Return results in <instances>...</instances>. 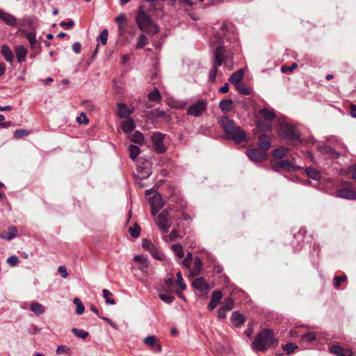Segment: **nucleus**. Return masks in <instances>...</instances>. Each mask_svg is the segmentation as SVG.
<instances>
[{
    "label": "nucleus",
    "mask_w": 356,
    "mask_h": 356,
    "mask_svg": "<svg viewBox=\"0 0 356 356\" xmlns=\"http://www.w3.org/2000/svg\"><path fill=\"white\" fill-rule=\"evenodd\" d=\"M213 60L212 62V68L209 73V81L213 82L216 80L218 73V67L224 63L228 65L229 61H232L234 54L230 49H227L224 46L219 44L213 52Z\"/></svg>",
    "instance_id": "obj_1"
},
{
    "label": "nucleus",
    "mask_w": 356,
    "mask_h": 356,
    "mask_svg": "<svg viewBox=\"0 0 356 356\" xmlns=\"http://www.w3.org/2000/svg\"><path fill=\"white\" fill-rule=\"evenodd\" d=\"M218 123L228 137L236 143H240L247 140L245 132L240 127L236 126L234 122L228 117L222 116L219 118Z\"/></svg>",
    "instance_id": "obj_2"
},
{
    "label": "nucleus",
    "mask_w": 356,
    "mask_h": 356,
    "mask_svg": "<svg viewBox=\"0 0 356 356\" xmlns=\"http://www.w3.org/2000/svg\"><path fill=\"white\" fill-rule=\"evenodd\" d=\"M275 342L273 331L270 329H264L255 337L252 348L255 351L264 352L273 346Z\"/></svg>",
    "instance_id": "obj_3"
},
{
    "label": "nucleus",
    "mask_w": 356,
    "mask_h": 356,
    "mask_svg": "<svg viewBox=\"0 0 356 356\" xmlns=\"http://www.w3.org/2000/svg\"><path fill=\"white\" fill-rule=\"evenodd\" d=\"M136 23L140 31L148 34L155 35L159 31V29L155 24L152 18L140 7L136 15Z\"/></svg>",
    "instance_id": "obj_4"
},
{
    "label": "nucleus",
    "mask_w": 356,
    "mask_h": 356,
    "mask_svg": "<svg viewBox=\"0 0 356 356\" xmlns=\"http://www.w3.org/2000/svg\"><path fill=\"white\" fill-rule=\"evenodd\" d=\"M279 135L282 138L288 140L293 145H296L300 141V133L293 125L287 122L280 124Z\"/></svg>",
    "instance_id": "obj_5"
},
{
    "label": "nucleus",
    "mask_w": 356,
    "mask_h": 356,
    "mask_svg": "<svg viewBox=\"0 0 356 356\" xmlns=\"http://www.w3.org/2000/svg\"><path fill=\"white\" fill-rule=\"evenodd\" d=\"M336 195L338 197L356 200V191L350 183H344L342 186L336 191Z\"/></svg>",
    "instance_id": "obj_6"
},
{
    "label": "nucleus",
    "mask_w": 356,
    "mask_h": 356,
    "mask_svg": "<svg viewBox=\"0 0 356 356\" xmlns=\"http://www.w3.org/2000/svg\"><path fill=\"white\" fill-rule=\"evenodd\" d=\"M171 217L169 211L167 210L163 211L156 218V222L159 229L163 233H168L170 227L171 226Z\"/></svg>",
    "instance_id": "obj_7"
},
{
    "label": "nucleus",
    "mask_w": 356,
    "mask_h": 356,
    "mask_svg": "<svg viewBox=\"0 0 356 356\" xmlns=\"http://www.w3.org/2000/svg\"><path fill=\"white\" fill-rule=\"evenodd\" d=\"M207 107V100L200 99L187 108V114L194 117L201 116Z\"/></svg>",
    "instance_id": "obj_8"
},
{
    "label": "nucleus",
    "mask_w": 356,
    "mask_h": 356,
    "mask_svg": "<svg viewBox=\"0 0 356 356\" xmlns=\"http://www.w3.org/2000/svg\"><path fill=\"white\" fill-rule=\"evenodd\" d=\"M163 136L164 135L160 132H154L151 137L152 147L154 151L159 154H163L166 150L163 144Z\"/></svg>",
    "instance_id": "obj_9"
},
{
    "label": "nucleus",
    "mask_w": 356,
    "mask_h": 356,
    "mask_svg": "<svg viewBox=\"0 0 356 356\" xmlns=\"http://www.w3.org/2000/svg\"><path fill=\"white\" fill-rule=\"evenodd\" d=\"M246 154L248 157L250 159V160L254 163L266 160L268 158V154L266 152H264L261 149H259L257 148H253L247 150Z\"/></svg>",
    "instance_id": "obj_10"
},
{
    "label": "nucleus",
    "mask_w": 356,
    "mask_h": 356,
    "mask_svg": "<svg viewBox=\"0 0 356 356\" xmlns=\"http://www.w3.org/2000/svg\"><path fill=\"white\" fill-rule=\"evenodd\" d=\"M143 343L155 353H160L162 350V346L159 340L154 335H149L145 337Z\"/></svg>",
    "instance_id": "obj_11"
},
{
    "label": "nucleus",
    "mask_w": 356,
    "mask_h": 356,
    "mask_svg": "<svg viewBox=\"0 0 356 356\" xmlns=\"http://www.w3.org/2000/svg\"><path fill=\"white\" fill-rule=\"evenodd\" d=\"M271 165L275 170H277L279 168H282L290 171L293 170L294 168L293 165L288 159L281 160L279 161H271Z\"/></svg>",
    "instance_id": "obj_12"
},
{
    "label": "nucleus",
    "mask_w": 356,
    "mask_h": 356,
    "mask_svg": "<svg viewBox=\"0 0 356 356\" xmlns=\"http://www.w3.org/2000/svg\"><path fill=\"white\" fill-rule=\"evenodd\" d=\"M330 352L337 356H352L353 353L348 348H345L338 345L332 346L330 348Z\"/></svg>",
    "instance_id": "obj_13"
},
{
    "label": "nucleus",
    "mask_w": 356,
    "mask_h": 356,
    "mask_svg": "<svg viewBox=\"0 0 356 356\" xmlns=\"http://www.w3.org/2000/svg\"><path fill=\"white\" fill-rule=\"evenodd\" d=\"M257 145L260 149L266 152L270 147V138L266 134H261L259 136Z\"/></svg>",
    "instance_id": "obj_14"
},
{
    "label": "nucleus",
    "mask_w": 356,
    "mask_h": 356,
    "mask_svg": "<svg viewBox=\"0 0 356 356\" xmlns=\"http://www.w3.org/2000/svg\"><path fill=\"white\" fill-rule=\"evenodd\" d=\"M193 286L201 291L202 293H207L209 289V286L203 277H197L193 282Z\"/></svg>",
    "instance_id": "obj_15"
},
{
    "label": "nucleus",
    "mask_w": 356,
    "mask_h": 356,
    "mask_svg": "<svg viewBox=\"0 0 356 356\" xmlns=\"http://www.w3.org/2000/svg\"><path fill=\"white\" fill-rule=\"evenodd\" d=\"M222 298V293L220 291H214L211 293V300L209 303L208 307L212 310L215 309Z\"/></svg>",
    "instance_id": "obj_16"
},
{
    "label": "nucleus",
    "mask_w": 356,
    "mask_h": 356,
    "mask_svg": "<svg viewBox=\"0 0 356 356\" xmlns=\"http://www.w3.org/2000/svg\"><path fill=\"white\" fill-rule=\"evenodd\" d=\"M25 36L29 40L31 47L33 50H40V44L38 43L34 32H24Z\"/></svg>",
    "instance_id": "obj_17"
},
{
    "label": "nucleus",
    "mask_w": 356,
    "mask_h": 356,
    "mask_svg": "<svg viewBox=\"0 0 356 356\" xmlns=\"http://www.w3.org/2000/svg\"><path fill=\"white\" fill-rule=\"evenodd\" d=\"M0 19L9 26H13L17 24V19L15 16L3 10H0Z\"/></svg>",
    "instance_id": "obj_18"
},
{
    "label": "nucleus",
    "mask_w": 356,
    "mask_h": 356,
    "mask_svg": "<svg viewBox=\"0 0 356 356\" xmlns=\"http://www.w3.org/2000/svg\"><path fill=\"white\" fill-rule=\"evenodd\" d=\"M17 229L14 226L8 227L6 232H4L0 234V238L6 241H10L17 235Z\"/></svg>",
    "instance_id": "obj_19"
},
{
    "label": "nucleus",
    "mask_w": 356,
    "mask_h": 356,
    "mask_svg": "<svg viewBox=\"0 0 356 356\" xmlns=\"http://www.w3.org/2000/svg\"><path fill=\"white\" fill-rule=\"evenodd\" d=\"M133 111L123 103L118 104V115L120 118H127Z\"/></svg>",
    "instance_id": "obj_20"
},
{
    "label": "nucleus",
    "mask_w": 356,
    "mask_h": 356,
    "mask_svg": "<svg viewBox=\"0 0 356 356\" xmlns=\"http://www.w3.org/2000/svg\"><path fill=\"white\" fill-rule=\"evenodd\" d=\"M134 261L139 264L138 268L143 272H145L149 268V262L147 258L142 255H136L134 258Z\"/></svg>",
    "instance_id": "obj_21"
},
{
    "label": "nucleus",
    "mask_w": 356,
    "mask_h": 356,
    "mask_svg": "<svg viewBox=\"0 0 356 356\" xmlns=\"http://www.w3.org/2000/svg\"><path fill=\"white\" fill-rule=\"evenodd\" d=\"M232 323L234 327H238L245 323V317L238 312H234L231 317Z\"/></svg>",
    "instance_id": "obj_22"
},
{
    "label": "nucleus",
    "mask_w": 356,
    "mask_h": 356,
    "mask_svg": "<svg viewBox=\"0 0 356 356\" xmlns=\"http://www.w3.org/2000/svg\"><path fill=\"white\" fill-rule=\"evenodd\" d=\"M149 203L151 207H154L159 209H161L164 206V202L159 194H156L149 199Z\"/></svg>",
    "instance_id": "obj_23"
},
{
    "label": "nucleus",
    "mask_w": 356,
    "mask_h": 356,
    "mask_svg": "<svg viewBox=\"0 0 356 356\" xmlns=\"http://www.w3.org/2000/svg\"><path fill=\"white\" fill-rule=\"evenodd\" d=\"M243 77V71L242 70L234 72L229 77V82L235 86L241 84V81Z\"/></svg>",
    "instance_id": "obj_24"
},
{
    "label": "nucleus",
    "mask_w": 356,
    "mask_h": 356,
    "mask_svg": "<svg viewBox=\"0 0 356 356\" xmlns=\"http://www.w3.org/2000/svg\"><path fill=\"white\" fill-rule=\"evenodd\" d=\"M135 123L132 118H129L122 122V129L125 133H131L135 129Z\"/></svg>",
    "instance_id": "obj_25"
},
{
    "label": "nucleus",
    "mask_w": 356,
    "mask_h": 356,
    "mask_svg": "<svg viewBox=\"0 0 356 356\" xmlns=\"http://www.w3.org/2000/svg\"><path fill=\"white\" fill-rule=\"evenodd\" d=\"M1 53L7 61L10 63L13 62L14 59V55L13 51L8 45H2Z\"/></svg>",
    "instance_id": "obj_26"
},
{
    "label": "nucleus",
    "mask_w": 356,
    "mask_h": 356,
    "mask_svg": "<svg viewBox=\"0 0 356 356\" xmlns=\"http://www.w3.org/2000/svg\"><path fill=\"white\" fill-rule=\"evenodd\" d=\"M15 53L18 62L22 63L26 58L27 50L24 46L18 45L15 47Z\"/></svg>",
    "instance_id": "obj_27"
},
{
    "label": "nucleus",
    "mask_w": 356,
    "mask_h": 356,
    "mask_svg": "<svg viewBox=\"0 0 356 356\" xmlns=\"http://www.w3.org/2000/svg\"><path fill=\"white\" fill-rule=\"evenodd\" d=\"M233 101L232 99H224L220 102L219 108L223 112H229L232 109Z\"/></svg>",
    "instance_id": "obj_28"
},
{
    "label": "nucleus",
    "mask_w": 356,
    "mask_h": 356,
    "mask_svg": "<svg viewBox=\"0 0 356 356\" xmlns=\"http://www.w3.org/2000/svg\"><path fill=\"white\" fill-rule=\"evenodd\" d=\"M261 115L266 120H273L275 118V114L273 110L269 108H263L260 111Z\"/></svg>",
    "instance_id": "obj_29"
},
{
    "label": "nucleus",
    "mask_w": 356,
    "mask_h": 356,
    "mask_svg": "<svg viewBox=\"0 0 356 356\" xmlns=\"http://www.w3.org/2000/svg\"><path fill=\"white\" fill-rule=\"evenodd\" d=\"M305 172L309 178L314 180H319L321 177L320 172L312 168H306Z\"/></svg>",
    "instance_id": "obj_30"
},
{
    "label": "nucleus",
    "mask_w": 356,
    "mask_h": 356,
    "mask_svg": "<svg viewBox=\"0 0 356 356\" xmlns=\"http://www.w3.org/2000/svg\"><path fill=\"white\" fill-rule=\"evenodd\" d=\"M31 309L36 315H40L45 312L44 307L42 305H41L37 302H34L31 303Z\"/></svg>",
    "instance_id": "obj_31"
},
{
    "label": "nucleus",
    "mask_w": 356,
    "mask_h": 356,
    "mask_svg": "<svg viewBox=\"0 0 356 356\" xmlns=\"http://www.w3.org/2000/svg\"><path fill=\"white\" fill-rule=\"evenodd\" d=\"M289 149L287 147H281L274 149L273 154L275 158L282 159L288 153Z\"/></svg>",
    "instance_id": "obj_32"
},
{
    "label": "nucleus",
    "mask_w": 356,
    "mask_h": 356,
    "mask_svg": "<svg viewBox=\"0 0 356 356\" xmlns=\"http://www.w3.org/2000/svg\"><path fill=\"white\" fill-rule=\"evenodd\" d=\"M148 99L149 101L159 102L161 99V96L159 90L157 88H154L148 95Z\"/></svg>",
    "instance_id": "obj_33"
},
{
    "label": "nucleus",
    "mask_w": 356,
    "mask_h": 356,
    "mask_svg": "<svg viewBox=\"0 0 356 356\" xmlns=\"http://www.w3.org/2000/svg\"><path fill=\"white\" fill-rule=\"evenodd\" d=\"M144 136L139 131H136L131 138V142L139 145H142L144 143Z\"/></svg>",
    "instance_id": "obj_34"
},
{
    "label": "nucleus",
    "mask_w": 356,
    "mask_h": 356,
    "mask_svg": "<svg viewBox=\"0 0 356 356\" xmlns=\"http://www.w3.org/2000/svg\"><path fill=\"white\" fill-rule=\"evenodd\" d=\"M171 249L177 258H182L184 257V250L181 245L179 243L172 245Z\"/></svg>",
    "instance_id": "obj_35"
},
{
    "label": "nucleus",
    "mask_w": 356,
    "mask_h": 356,
    "mask_svg": "<svg viewBox=\"0 0 356 356\" xmlns=\"http://www.w3.org/2000/svg\"><path fill=\"white\" fill-rule=\"evenodd\" d=\"M129 156L131 160L135 161L140 153V149L138 146L130 145L129 146Z\"/></svg>",
    "instance_id": "obj_36"
},
{
    "label": "nucleus",
    "mask_w": 356,
    "mask_h": 356,
    "mask_svg": "<svg viewBox=\"0 0 356 356\" xmlns=\"http://www.w3.org/2000/svg\"><path fill=\"white\" fill-rule=\"evenodd\" d=\"M159 297L162 301L165 303L170 304L173 302L175 298L170 293H159Z\"/></svg>",
    "instance_id": "obj_37"
},
{
    "label": "nucleus",
    "mask_w": 356,
    "mask_h": 356,
    "mask_svg": "<svg viewBox=\"0 0 356 356\" xmlns=\"http://www.w3.org/2000/svg\"><path fill=\"white\" fill-rule=\"evenodd\" d=\"M103 293V297L106 300V304L108 305H114L115 303V301L113 298H112V293L110 292L108 289H104L102 291Z\"/></svg>",
    "instance_id": "obj_38"
},
{
    "label": "nucleus",
    "mask_w": 356,
    "mask_h": 356,
    "mask_svg": "<svg viewBox=\"0 0 356 356\" xmlns=\"http://www.w3.org/2000/svg\"><path fill=\"white\" fill-rule=\"evenodd\" d=\"M74 304L76 307V313L78 315H81L82 314H83L85 308H84V306H83V303L81 302V300L79 298H74Z\"/></svg>",
    "instance_id": "obj_39"
},
{
    "label": "nucleus",
    "mask_w": 356,
    "mask_h": 356,
    "mask_svg": "<svg viewBox=\"0 0 356 356\" xmlns=\"http://www.w3.org/2000/svg\"><path fill=\"white\" fill-rule=\"evenodd\" d=\"M202 268V261L199 257H196L193 262V275H197L200 273Z\"/></svg>",
    "instance_id": "obj_40"
},
{
    "label": "nucleus",
    "mask_w": 356,
    "mask_h": 356,
    "mask_svg": "<svg viewBox=\"0 0 356 356\" xmlns=\"http://www.w3.org/2000/svg\"><path fill=\"white\" fill-rule=\"evenodd\" d=\"M150 253L153 257L159 261H163L165 259V255L160 252L156 247L152 248L150 251Z\"/></svg>",
    "instance_id": "obj_41"
},
{
    "label": "nucleus",
    "mask_w": 356,
    "mask_h": 356,
    "mask_svg": "<svg viewBox=\"0 0 356 356\" xmlns=\"http://www.w3.org/2000/svg\"><path fill=\"white\" fill-rule=\"evenodd\" d=\"M152 113L155 118H164L166 120H170L171 118L169 114L159 109H155Z\"/></svg>",
    "instance_id": "obj_42"
},
{
    "label": "nucleus",
    "mask_w": 356,
    "mask_h": 356,
    "mask_svg": "<svg viewBox=\"0 0 356 356\" xmlns=\"http://www.w3.org/2000/svg\"><path fill=\"white\" fill-rule=\"evenodd\" d=\"M72 332L79 338L85 339L88 336V332L76 327L72 328Z\"/></svg>",
    "instance_id": "obj_43"
},
{
    "label": "nucleus",
    "mask_w": 356,
    "mask_h": 356,
    "mask_svg": "<svg viewBox=\"0 0 356 356\" xmlns=\"http://www.w3.org/2000/svg\"><path fill=\"white\" fill-rule=\"evenodd\" d=\"M129 232L132 237L137 238L140 235V227L138 225H135L134 227L129 228Z\"/></svg>",
    "instance_id": "obj_44"
},
{
    "label": "nucleus",
    "mask_w": 356,
    "mask_h": 356,
    "mask_svg": "<svg viewBox=\"0 0 356 356\" xmlns=\"http://www.w3.org/2000/svg\"><path fill=\"white\" fill-rule=\"evenodd\" d=\"M147 43V38L144 35L142 34L139 35L138 38V42L136 44L137 49H142L145 44Z\"/></svg>",
    "instance_id": "obj_45"
},
{
    "label": "nucleus",
    "mask_w": 356,
    "mask_h": 356,
    "mask_svg": "<svg viewBox=\"0 0 356 356\" xmlns=\"http://www.w3.org/2000/svg\"><path fill=\"white\" fill-rule=\"evenodd\" d=\"M236 88L241 94L244 95H250L252 91L251 88L245 87L244 85L241 83L239 84L238 86H236Z\"/></svg>",
    "instance_id": "obj_46"
},
{
    "label": "nucleus",
    "mask_w": 356,
    "mask_h": 356,
    "mask_svg": "<svg viewBox=\"0 0 356 356\" xmlns=\"http://www.w3.org/2000/svg\"><path fill=\"white\" fill-rule=\"evenodd\" d=\"M30 134V131L26 129H17L14 132L15 138H22Z\"/></svg>",
    "instance_id": "obj_47"
},
{
    "label": "nucleus",
    "mask_w": 356,
    "mask_h": 356,
    "mask_svg": "<svg viewBox=\"0 0 356 356\" xmlns=\"http://www.w3.org/2000/svg\"><path fill=\"white\" fill-rule=\"evenodd\" d=\"M108 35V30L104 29L99 35L98 40L101 42V43L103 45H105L107 42Z\"/></svg>",
    "instance_id": "obj_48"
},
{
    "label": "nucleus",
    "mask_w": 356,
    "mask_h": 356,
    "mask_svg": "<svg viewBox=\"0 0 356 356\" xmlns=\"http://www.w3.org/2000/svg\"><path fill=\"white\" fill-rule=\"evenodd\" d=\"M193 259V254L191 252H188L186 257L183 259L182 264L184 266L187 268H190L191 263Z\"/></svg>",
    "instance_id": "obj_49"
},
{
    "label": "nucleus",
    "mask_w": 356,
    "mask_h": 356,
    "mask_svg": "<svg viewBox=\"0 0 356 356\" xmlns=\"http://www.w3.org/2000/svg\"><path fill=\"white\" fill-rule=\"evenodd\" d=\"M142 247L150 251L152 248H154L155 246L154 244L151 242L150 240L148 239H143L142 241Z\"/></svg>",
    "instance_id": "obj_50"
},
{
    "label": "nucleus",
    "mask_w": 356,
    "mask_h": 356,
    "mask_svg": "<svg viewBox=\"0 0 356 356\" xmlns=\"http://www.w3.org/2000/svg\"><path fill=\"white\" fill-rule=\"evenodd\" d=\"M302 339L306 342H310L316 339V334L314 332H309L302 336Z\"/></svg>",
    "instance_id": "obj_51"
},
{
    "label": "nucleus",
    "mask_w": 356,
    "mask_h": 356,
    "mask_svg": "<svg viewBox=\"0 0 356 356\" xmlns=\"http://www.w3.org/2000/svg\"><path fill=\"white\" fill-rule=\"evenodd\" d=\"M234 305V300L231 298H228L225 301V305L222 306V308H225V309L229 311L233 309Z\"/></svg>",
    "instance_id": "obj_52"
},
{
    "label": "nucleus",
    "mask_w": 356,
    "mask_h": 356,
    "mask_svg": "<svg viewBox=\"0 0 356 356\" xmlns=\"http://www.w3.org/2000/svg\"><path fill=\"white\" fill-rule=\"evenodd\" d=\"M177 284L179 285L181 290H184L186 287L183 282V277L181 272L177 273Z\"/></svg>",
    "instance_id": "obj_53"
},
{
    "label": "nucleus",
    "mask_w": 356,
    "mask_h": 356,
    "mask_svg": "<svg viewBox=\"0 0 356 356\" xmlns=\"http://www.w3.org/2000/svg\"><path fill=\"white\" fill-rule=\"evenodd\" d=\"M76 121L80 124H87L89 122V120L85 113H81L80 115L76 118Z\"/></svg>",
    "instance_id": "obj_54"
},
{
    "label": "nucleus",
    "mask_w": 356,
    "mask_h": 356,
    "mask_svg": "<svg viewBox=\"0 0 356 356\" xmlns=\"http://www.w3.org/2000/svg\"><path fill=\"white\" fill-rule=\"evenodd\" d=\"M346 276H336L334 278V286L335 288H338L340 286L341 282L346 280Z\"/></svg>",
    "instance_id": "obj_55"
},
{
    "label": "nucleus",
    "mask_w": 356,
    "mask_h": 356,
    "mask_svg": "<svg viewBox=\"0 0 356 356\" xmlns=\"http://www.w3.org/2000/svg\"><path fill=\"white\" fill-rule=\"evenodd\" d=\"M115 22L119 26V28L121 27L122 24L127 22V17L124 14H120L115 18Z\"/></svg>",
    "instance_id": "obj_56"
},
{
    "label": "nucleus",
    "mask_w": 356,
    "mask_h": 356,
    "mask_svg": "<svg viewBox=\"0 0 356 356\" xmlns=\"http://www.w3.org/2000/svg\"><path fill=\"white\" fill-rule=\"evenodd\" d=\"M297 64L296 63H293L291 66H286V65H283L282 66V72H284V73H286V72H291L293 71L295 68L297 67Z\"/></svg>",
    "instance_id": "obj_57"
},
{
    "label": "nucleus",
    "mask_w": 356,
    "mask_h": 356,
    "mask_svg": "<svg viewBox=\"0 0 356 356\" xmlns=\"http://www.w3.org/2000/svg\"><path fill=\"white\" fill-rule=\"evenodd\" d=\"M326 152L330 154V156L332 158H338L339 156V153L333 149L331 147H326Z\"/></svg>",
    "instance_id": "obj_58"
},
{
    "label": "nucleus",
    "mask_w": 356,
    "mask_h": 356,
    "mask_svg": "<svg viewBox=\"0 0 356 356\" xmlns=\"http://www.w3.org/2000/svg\"><path fill=\"white\" fill-rule=\"evenodd\" d=\"M295 348H296V346H295L293 343H289L284 346L283 349L285 352H286L287 354H289L293 351Z\"/></svg>",
    "instance_id": "obj_59"
},
{
    "label": "nucleus",
    "mask_w": 356,
    "mask_h": 356,
    "mask_svg": "<svg viewBox=\"0 0 356 356\" xmlns=\"http://www.w3.org/2000/svg\"><path fill=\"white\" fill-rule=\"evenodd\" d=\"M70 350V348L65 346V345H60L58 346L56 349V353L57 354H62V353H66Z\"/></svg>",
    "instance_id": "obj_60"
},
{
    "label": "nucleus",
    "mask_w": 356,
    "mask_h": 356,
    "mask_svg": "<svg viewBox=\"0 0 356 356\" xmlns=\"http://www.w3.org/2000/svg\"><path fill=\"white\" fill-rule=\"evenodd\" d=\"M74 25V22L72 19H70L68 22H61L60 23V26L62 27H65V29H70L72 28Z\"/></svg>",
    "instance_id": "obj_61"
},
{
    "label": "nucleus",
    "mask_w": 356,
    "mask_h": 356,
    "mask_svg": "<svg viewBox=\"0 0 356 356\" xmlns=\"http://www.w3.org/2000/svg\"><path fill=\"white\" fill-rule=\"evenodd\" d=\"M227 310L225 309V308H222V307H220L218 310V318L220 319H225L227 316V314H226V312Z\"/></svg>",
    "instance_id": "obj_62"
},
{
    "label": "nucleus",
    "mask_w": 356,
    "mask_h": 356,
    "mask_svg": "<svg viewBox=\"0 0 356 356\" xmlns=\"http://www.w3.org/2000/svg\"><path fill=\"white\" fill-rule=\"evenodd\" d=\"M58 271L60 273L62 277L66 278L68 275L66 268L64 266H60L58 268Z\"/></svg>",
    "instance_id": "obj_63"
},
{
    "label": "nucleus",
    "mask_w": 356,
    "mask_h": 356,
    "mask_svg": "<svg viewBox=\"0 0 356 356\" xmlns=\"http://www.w3.org/2000/svg\"><path fill=\"white\" fill-rule=\"evenodd\" d=\"M350 114L353 118H356V105L350 104Z\"/></svg>",
    "instance_id": "obj_64"
}]
</instances>
